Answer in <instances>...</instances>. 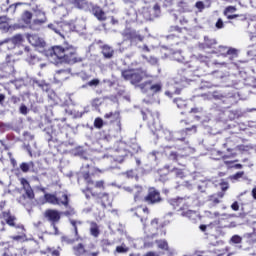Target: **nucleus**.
I'll return each mask as SVG.
<instances>
[{
	"instance_id": "393cba45",
	"label": "nucleus",
	"mask_w": 256,
	"mask_h": 256,
	"mask_svg": "<svg viewBox=\"0 0 256 256\" xmlns=\"http://www.w3.org/2000/svg\"><path fill=\"white\" fill-rule=\"evenodd\" d=\"M34 85H37L42 91L49 93L51 91V84L47 83L45 80H34Z\"/></svg>"
},
{
	"instance_id": "5fc2aeb1",
	"label": "nucleus",
	"mask_w": 256,
	"mask_h": 256,
	"mask_svg": "<svg viewBox=\"0 0 256 256\" xmlns=\"http://www.w3.org/2000/svg\"><path fill=\"white\" fill-rule=\"evenodd\" d=\"M129 252V247L125 246L123 243L121 246L116 247V253H128Z\"/></svg>"
},
{
	"instance_id": "4468645a",
	"label": "nucleus",
	"mask_w": 256,
	"mask_h": 256,
	"mask_svg": "<svg viewBox=\"0 0 256 256\" xmlns=\"http://www.w3.org/2000/svg\"><path fill=\"white\" fill-rule=\"evenodd\" d=\"M169 205L175 210L178 211V213H182V211L185 209V207H188L187 200L185 198H172L169 200Z\"/></svg>"
},
{
	"instance_id": "f3484780",
	"label": "nucleus",
	"mask_w": 256,
	"mask_h": 256,
	"mask_svg": "<svg viewBox=\"0 0 256 256\" xmlns=\"http://www.w3.org/2000/svg\"><path fill=\"white\" fill-rule=\"evenodd\" d=\"M95 199L97 203H99L103 207V209L111 207V197L109 196V193L102 192L100 196H97Z\"/></svg>"
},
{
	"instance_id": "e433bc0d",
	"label": "nucleus",
	"mask_w": 256,
	"mask_h": 256,
	"mask_svg": "<svg viewBox=\"0 0 256 256\" xmlns=\"http://www.w3.org/2000/svg\"><path fill=\"white\" fill-rule=\"evenodd\" d=\"M220 187H221V191L217 193V196L220 199H223V197H225V191L229 189V182H225V181L221 182Z\"/></svg>"
},
{
	"instance_id": "39448f33",
	"label": "nucleus",
	"mask_w": 256,
	"mask_h": 256,
	"mask_svg": "<svg viewBox=\"0 0 256 256\" xmlns=\"http://www.w3.org/2000/svg\"><path fill=\"white\" fill-rule=\"evenodd\" d=\"M168 225L169 220H165L163 218H154L150 222L148 231L151 237H165V235H167Z\"/></svg>"
},
{
	"instance_id": "a19ab883",
	"label": "nucleus",
	"mask_w": 256,
	"mask_h": 256,
	"mask_svg": "<svg viewBox=\"0 0 256 256\" xmlns=\"http://www.w3.org/2000/svg\"><path fill=\"white\" fill-rule=\"evenodd\" d=\"M156 244L162 251H169V243H167V240H156Z\"/></svg>"
},
{
	"instance_id": "774afa93",
	"label": "nucleus",
	"mask_w": 256,
	"mask_h": 256,
	"mask_svg": "<svg viewBox=\"0 0 256 256\" xmlns=\"http://www.w3.org/2000/svg\"><path fill=\"white\" fill-rule=\"evenodd\" d=\"M195 7L199 9L200 11H203L205 9V4L201 1L196 2Z\"/></svg>"
},
{
	"instance_id": "20e7f679",
	"label": "nucleus",
	"mask_w": 256,
	"mask_h": 256,
	"mask_svg": "<svg viewBox=\"0 0 256 256\" xmlns=\"http://www.w3.org/2000/svg\"><path fill=\"white\" fill-rule=\"evenodd\" d=\"M43 204L49 203V205H57L58 207H65L64 211L66 217L75 215V208L71 206V198L67 191H60L58 194L45 193L42 201Z\"/></svg>"
},
{
	"instance_id": "e2e57ef3",
	"label": "nucleus",
	"mask_w": 256,
	"mask_h": 256,
	"mask_svg": "<svg viewBox=\"0 0 256 256\" xmlns=\"http://www.w3.org/2000/svg\"><path fill=\"white\" fill-rule=\"evenodd\" d=\"M92 107H100L101 98H94L91 102Z\"/></svg>"
},
{
	"instance_id": "13d9d810",
	"label": "nucleus",
	"mask_w": 256,
	"mask_h": 256,
	"mask_svg": "<svg viewBox=\"0 0 256 256\" xmlns=\"http://www.w3.org/2000/svg\"><path fill=\"white\" fill-rule=\"evenodd\" d=\"M19 113H21V115H27V113H29V108H27L25 104H21L19 108Z\"/></svg>"
},
{
	"instance_id": "680f3d73",
	"label": "nucleus",
	"mask_w": 256,
	"mask_h": 256,
	"mask_svg": "<svg viewBox=\"0 0 256 256\" xmlns=\"http://www.w3.org/2000/svg\"><path fill=\"white\" fill-rule=\"evenodd\" d=\"M20 183H21L23 189H27L28 187H31V184H29V181L25 178H21Z\"/></svg>"
},
{
	"instance_id": "6e6552de",
	"label": "nucleus",
	"mask_w": 256,
	"mask_h": 256,
	"mask_svg": "<svg viewBox=\"0 0 256 256\" xmlns=\"http://www.w3.org/2000/svg\"><path fill=\"white\" fill-rule=\"evenodd\" d=\"M5 209V203L0 204V219L2 228L0 231H5V225H9V227H15V221H17V217L11 214V210L3 211Z\"/></svg>"
},
{
	"instance_id": "ddd939ff",
	"label": "nucleus",
	"mask_w": 256,
	"mask_h": 256,
	"mask_svg": "<svg viewBox=\"0 0 256 256\" xmlns=\"http://www.w3.org/2000/svg\"><path fill=\"white\" fill-rule=\"evenodd\" d=\"M127 149H125V145L123 143L118 144L117 148L114 150L112 155L114 161L117 163H123L125 161V157H127Z\"/></svg>"
},
{
	"instance_id": "ea45409f",
	"label": "nucleus",
	"mask_w": 256,
	"mask_h": 256,
	"mask_svg": "<svg viewBox=\"0 0 256 256\" xmlns=\"http://www.w3.org/2000/svg\"><path fill=\"white\" fill-rule=\"evenodd\" d=\"M152 84H153V82L151 80H148V81L140 84L139 87H140L141 91H143V93H149Z\"/></svg>"
},
{
	"instance_id": "2eb2a0df",
	"label": "nucleus",
	"mask_w": 256,
	"mask_h": 256,
	"mask_svg": "<svg viewBox=\"0 0 256 256\" xmlns=\"http://www.w3.org/2000/svg\"><path fill=\"white\" fill-rule=\"evenodd\" d=\"M125 191H127V193H131L132 195H134V202L135 203H139V201H141V199H143V187L139 186V185H134V186H128L125 187Z\"/></svg>"
},
{
	"instance_id": "6e6d98bb",
	"label": "nucleus",
	"mask_w": 256,
	"mask_h": 256,
	"mask_svg": "<svg viewBox=\"0 0 256 256\" xmlns=\"http://www.w3.org/2000/svg\"><path fill=\"white\" fill-rule=\"evenodd\" d=\"M200 231H202L203 233L207 232L208 235H211V229L209 228V224L205 225V224H201L199 226Z\"/></svg>"
},
{
	"instance_id": "412c9836",
	"label": "nucleus",
	"mask_w": 256,
	"mask_h": 256,
	"mask_svg": "<svg viewBox=\"0 0 256 256\" xmlns=\"http://www.w3.org/2000/svg\"><path fill=\"white\" fill-rule=\"evenodd\" d=\"M235 11H237V8L235 6H227L224 9L223 15L227 17V19L229 20L237 19V17H239V14H231V13H235Z\"/></svg>"
},
{
	"instance_id": "b1692460",
	"label": "nucleus",
	"mask_w": 256,
	"mask_h": 256,
	"mask_svg": "<svg viewBox=\"0 0 256 256\" xmlns=\"http://www.w3.org/2000/svg\"><path fill=\"white\" fill-rule=\"evenodd\" d=\"M72 251L75 256H83L85 255V253H87V250L85 249V245L83 243H79L73 246Z\"/></svg>"
},
{
	"instance_id": "58836bf2",
	"label": "nucleus",
	"mask_w": 256,
	"mask_h": 256,
	"mask_svg": "<svg viewBox=\"0 0 256 256\" xmlns=\"http://www.w3.org/2000/svg\"><path fill=\"white\" fill-rule=\"evenodd\" d=\"M173 103H175V105L180 110L181 115H183V107L187 106V102L185 100H182L181 98H175L173 100Z\"/></svg>"
},
{
	"instance_id": "3c124183",
	"label": "nucleus",
	"mask_w": 256,
	"mask_h": 256,
	"mask_svg": "<svg viewBox=\"0 0 256 256\" xmlns=\"http://www.w3.org/2000/svg\"><path fill=\"white\" fill-rule=\"evenodd\" d=\"M24 191L28 199H35V192H33V188H31V186L24 188Z\"/></svg>"
},
{
	"instance_id": "4c0bfd02",
	"label": "nucleus",
	"mask_w": 256,
	"mask_h": 256,
	"mask_svg": "<svg viewBox=\"0 0 256 256\" xmlns=\"http://www.w3.org/2000/svg\"><path fill=\"white\" fill-rule=\"evenodd\" d=\"M31 167H35V163L33 161H30L29 163L23 162L20 164L22 173H29V169H31Z\"/></svg>"
},
{
	"instance_id": "4d7b16f0",
	"label": "nucleus",
	"mask_w": 256,
	"mask_h": 256,
	"mask_svg": "<svg viewBox=\"0 0 256 256\" xmlns=\"http://www.w3.org/2000/svg\"><path fill=\"white\" fill-rule=\"evenodd\" d=\"M245 175L244 171L237 172L236 174L230 176V179H233L234 181H238V179H241Z\"/></svg>"
},
{
	"instance_id": "bf43d9fd",
	"label": "nucleus",
	"mask_w": 256,
	"mask_h": 256,
	"mask_svg": "<svg viewBox=\"0 0 256 256\" xmlns=\"http://www.w3.org/2000/svg\"><path fill=\"white\" fill-rule=\"evenodd\" d=\"M210 73H211V75H215V73H217L218 74L217 77L219 79H223V77H225V72H223V71H221L219 69L213 70Z\"/></svg>"
},
{
	"instance_id": "338daca9",
	"label": "nucleus",
	"mask_w": 256,
	"mask_h": 256,
	"mask_svg": "<svg viewBox=\"0 0 256 256\" xmlns=\"http://www.w3.org/2000/svg\"><path fill=\"white\" fill-rule=\"evenodd\" d=\"M11 239L13 241H25V235H16V236H12Z\"/></svg>"
},
{
	"instance_id": "c9c22d12",
	"label": "nucleus",
	"mask_w": 256,
	"mask_h": 256,
	"mask_svg": "<svg viewBox=\"0 0 256 256\" xmlns=\"http://www.w3.org/2000/svg\"><path fill=\"white\" fill-rule=\"evenodd\" d=\"M47 27L54 31V33H57V35H61V22L50 23Z\"/></svg>"
},
{
	"instance_id": "4be33fe9",
	"label": "nucleus",
	"mask_w": 256,
	"mask_h": 256,
	"mask_svg": "<svg viewBox=\"0 0 256 256\" xmlns=\"http://www.w3.org/2000/svg\"><path fill=\"white\" fill-rule=\"evenodd\" d=\"M182 217H186L190 221H197V211L195 210H189L187 207L180 213Z\"/></svg>"
},
{
	"instance_id": "0e129e2a",
	"label": "nucleus",
	"mask_w": 256,
	"mask_h": 256,
	"mask_svg": "<svg viewBox=\"0 0 256 256\" xmlns=\"http://www.w3.org/2000/svg\"><path fill=\"white\" fill-rule=\"evenodd\" d=\"M216 29H223L225 24L223 23V19L219 18L215 24Z\"/></svg>"
},
{
	"instance_id": "864d4df0",
	"label": "nucleus",
	"mask_w": 256,
	"mask_h": 256,
	"mask_svg": "<svg viewBox=\"0 0 256 256\" xmlns=\"http://www.w3.org/2000/svg\"><path fill=\"white\" fill-rule=\"evenodd\" d=\"M243 238L239 235H233L230 239L231 243H234V245H239V243H242Z\"/></svg>"
},
{
	"instance_id": "a878e982",
	"label": "nucleus",
	"mask_w": 256,
	"mask_h": 256,
	"mask_svg": "<svg viewBox=\"0 0 256 256\" xmlns=\"http://www.w3.org/2000/svg\"><path fill=\"white\" fill-rule=\"evenodd\" d=\"M90 235H92V237H99V235H101V230L99 229V224H97V222L95 221H91L90 222Z\"/></svg>"
},
{
	"instance_id": "473e14b6",
	"label": "nucleus",
	"mask_w": 256,
	"mask_h": 256,
	"mask_svg": "<svg viewBox=\"0 0 256 256\" xmlns=\"http://www.w3.org/2000/svg\"><path fill=\"white\" fill-rule=\"evenodd\" d=\"M24 53H26V61H28V63H33V61L37 59V56H35L33 52H31V48L29 46H26L24 48Z\"/></svg>"
},
{
	"instance_id": "49530a36",
	"label": "nucleus",
	"mask_w": 256,
	"mask_h": 256,
	"mask_svg": "<svg viewBox=\"0 0 256 256\" xmlns=\"http://www.w3.org/2000/svg\"><path fill=\"white\" fill-rule=\"evenodd\" d=\"M161 89H162L161 84H152L150 87L149 93H152V95H155V93H159Z\"/></svg>"
},
{
	"instance_id": "f8f14e48",
	"label": "nucleus",
	"mask_w": 256,
	"mask_h": 256,
	"mask_svg": "<svg viewBox=\"0 0 256 256\" xmlns=\"http://www.w3.org/2000/svg\"><path fill=\"white\" fill-rule=\"evenodd\" d=\"M138 219H140L141 223H145L147 219H149V208L147 206H137L130 210Z\"/></svg>"
},
{
	"instance_id": "aec40b11",
	"label": "nucleus",
	"mask_w": 256,
	"mask_h": 256,
	"mask_svg": "<svg viewBox=\"0 0 256 256\" xmlns=\"http://www.w3.org/2000/svg\"><path fill=\"white\" fill-rule=\"evenodd\" d=\"M92 13L98 19V21H107V16L105 15V11L99 6H95L92 8Z\"/></svg>"
},
{
	"instance_id": "7c9ffc66",
	"label": "nucleus",
	"mask_w": 256,
	"mask_h": 256,
	"mask_svg": "<svg viewBox=\"0 0 256 256\" xmlns=\"http://www.w3.org/2000/svg\"><path fill=\"white\" fill-rule=\"evenodd\" d=\"M21 5H27V3L24 2H16L14 4H11L8 8H6L7 13H10V15H15L17 8L21 7ZM31 6V4H28Z\"/></svg>"
},
{
	"instance_id": "09e8293b",
	"label": "nucleus",
	"mask_w": 256,
	"mask_h": 256,
	"mask_svg": "<svg viewBox=\"0 0 256 256\" xmlns=\"http://www.w3.org/2000/svg\"><path fill=\"white\" fill-rule=\"evenodd\" d=\"M142 57L143 59H145V61L150 63V65H157L159 63V60H157L156 57H153V56L147 57L145 55H143Z\"/></svg>"
},
{
	"instance_id": "1a4fd4ad",
	"label": "nucleus",
	"mask_w": 256,
	"mask_h": 256,
	"mask_svg": "<svg viewBox=\"0 0 256 256\" xmlns=\"http://www.w3.org/2000/svg\"><path fill=\"white\" fill-rule=\"evenodd\" d=\"M143 201L148 205H157V203L163 201V198H161V192H159V190L155 187H150L147 195L143 198Z\"/></svg>"
},
{
	"instance_id": "423d86ee",
	"label": "nucleus",
	"mask_w": 256,
	"mask_h": 256,
	"mask_svg": "<svg viewBox=\"0 0 256 256\" xmlns=\"http://www.w3.org/2000/svg\"><path fill=\"white\" fill-rule=\"evenodd\" d=\"M122 77L125 81H130L132 85H139L143 79H147V71L141 68L127 69L122 71Z\"/></svg>"
},
{
	"instance_id": "7ed1b4c3",
	"label": "nucleus",
	"mask_w": 256,
	"mask_h": 256,
	"mask_svg": "<svg viewBox=\"0 0 256 256\" xmlns=\"http://www.w3.org/2000/svg\"><path fill=\"white\" fill-rule=\"evenodd\" d=\"M47 56L58 59L60 63H67V65L83 62V58L77 53V48L68 43L63 46H53L47 51Z\"/></svg>"
},
{
	"instance_id": "de8ad7c7",
	"label": "nucleus",
	"mask_w": 256,
	"mask_h": 256,
	"mask_svg": "<svg viewBox=\"0 0 256 256\" xmlns=\"http://www.w3.org/2000/svg\"><path fill=\"white\" fill-rule=\"evenodd\" d=\"M103 125H104L103 118H101V117L95 118L94 127L96 129H103Z\"/></svg>"
},
{
	"instance_id": "f257e3e1",
	"label": "nucleus",
	"mask_w": 256,
	"mask_h": 256,
	"mask_svg": "<svg viewBox=\"0 0 256 256\" xmlns=\"http://www.w3.org/2000/svg\"><path fill=\"white\" fill-rule=\"evenodd\" d=\"M103 173V170L93 167L89 164L84 166L80 171V177L85 181L86 188L84 193L86 199H91V197L97 198L101 196V193L105 191V180H98L95 182V177H99Z\"/></svg>"
},
{
	"instance_id": "8fccbe9b",
	"label": "nucleus",
	"mask_w": 256,
	"mask_h": 256,
	"mask_svg": "<svg viewBox=\"0 0 256 256\" xmlns=\"http://www.w3.org/2000/svg\"><path fill=\"white\" fill-rule=\"evenodd\" d=\"M99 83H101V81L97 78H94L87 82L83 87H98Z\"/></svg>"
},
{
	"instance_id": "dca6fc26",
	"label": "nucleus",
	"mask_w": 256,
	"mask_h": 256,
	"mask_svg": "<svg viewBox=\"0 0 256 256\" xmlns=\"http://www.w3.org/2000/svg\"><path fill=\"white\" fill-rule=\"evenodd\" d=\"M44 217L45 219H47V221H50V223H52L53 225L61 221V213L55 209H47L44 212Z\"/></svg>"
},
{
	"instance_id": "a18cd8bd",
	"label": "nucleus",
	"mask_w": 256,
	"mask_h": 256,
	"mask_svg": "<svg viewBox=\"0 0 256 256\" xmlns=\"http://www.w3.org/2000/svg\"><path fill=\"white\" fill-rule=\"evenodd\" d=\"M179 157L181 156L175 151L170 152V154L168 155L169 161H173L174 163H177V161H179Z\"/></svg>"
},
{
	"instance_id": "72a5a7b5",
	"label": "nucleus",
	"mask_w": 256,
	"mask_h": 256,
	"mask_svg": "<svg viewBox=\"0 0 256 256\" xmlns=\"http://www.w3.org/2000/svg\"><path fill=\"white\" fill-rule=\"evenodd\" d=\"M172 173H175V177H177V179H185V177H187V172L185 169H181V168H173Z\"/></svg>"
},
{
	"instance_id": "cd10ccee",
	"label": "nucleus",
	"mask_w": 256,
	"mask_h": 256,
	"mask_svg": "<svg viewBox=\"0 0 256 256\" xmlns=\"http://www.w3.org/2000/svg\"><path fill=\"white\" fill-rule=\"evenodd\" d=\"M200 61L202 63H204V65H206V67H210V65H212V67H219V65H227V63H217V62H212L211 58L207 57V56H202L200 57Z\"/></svg>"
},
{
	"instance_id": "69168bd1",
	"label": "nucleus",
	"mask_w": 256,
	"mask_h": 256,
	"mask_svg": "<svg viewBox=\"0 0 256 256\" xmlns=\"http://www.w3.org/2000/svg\"><path fill=\"white\" fill-rule=\"evenodd\" d=\"M10 101L13 105H17V103H21V98L18 96H11Z\"/></svg>"
},
{
	"instance_id": "603ef678",
	"label": "nucleus",
	"mask_w": 256,
	"mask_h": 256,
	"mask_svg": "<svg viewBox=\"0 0 256 256\" xmlns=\"http://www.w3.org/2000/svg\"><path fill=\"white\" fill-rule=\"evenodd\" d=\"M205 45L208 47V49H211L214 45H217V40L205 38Z\"/></svg>"
},
{
	"instance_id": "0eeeda50",
	"label": "nucleus",
	"mask_w": 256,
	"mask_h": 256,
	"mask_svg": "<svg viewBox=\"0 0 256 256\" xmlns=\"http://www.w3.org/2000/svg\"><path fill=\"white\" fill-rule=\"evenodd\" d=\"M229 221L225 218H219L218 220H214L209 224L210 235L215 237V239H219V237H223V229L229 227Z\"/></svg>"
},
{
	"instance_id": "6ab92c4d",
	"label": "nucleus",
	"mask_w": 256,
	"mask_h": 256,
	"mask_svg": "<svg viewBox=\"0 0 256 256\" xmlns=\"http://www.w3.org/2000/svg\"><path fill=\"white\" fill-rule=\"evenodd\" d=\"M181 141L184 143V147L182 148V167H186L187 158L189 157V142L185 141V137H182Z\"/></svg>"
},
{
	"instance_id": "052dcab7",
	"label": "nucleus",
	"mask_w": 256,
	"mask_h": 256,
	"mask_svg": "<svg viewBox=\"0 0 256 256\" xmlns=\"http://www.w3.org/2000/svg\"><path fill=\"white\" fill-rule=\"evenodd\" d=\"M189 131H194V133H197V126L193 125L190 128H186L185 130H182V135H187V133H189Z\"/></svg>"
},
{
	"instance_id": "9b49d317",
	"label": "nucleus",
	"mask_w": 256,
	"mask_h": 256,
	"mask_svg": "<svg viewBox=\"0 0 256 256\" xmlns=\"http://www.w3.org/2000/svg\"><path fill=\"white\" fill-rule=\"evenodd\" d=\"M123 37H125L127 41H130L131 45H139V43H143V41H145V36L140 35L135 30H125Z\"/></svg>"
},
{
	"instance_id": "9d476101",
	"label": "nucleus",
	"mask_w": 256,
	"mask_h": 256,
	"mask_svg": "<svg viewBox=\"0 0 256 256\" xmlns=\"http://www.w3.org/2000/svg\"><path fill=\"white\" fill-rule=\"evenodd\" d=\"M143 121H146L148 126L150 127L151 131L157 133L159 131V125L155 122V118L159 119L156 114H153L151 111H141Z\"/></svg>"
},
{
	"instance_id": "c85d7f7f",
	"label": "nucleus",
	"mask_w": 256,
	"mask_h": 256,
	"mask_svg": "<svg viewBox=\"0 0 256 256\" xmlns=\"http://www.w3.org/2000/svg\"><path fill=\"white\" fill-rule=\"evenodd\" d=\"M221 199L217 193L210 195L208 198L209 207H217L221 203Z\"/></svg>"
},
{
	"instance_id": "a211bd4d",
	"label": "nucleus",
	"mask_w": 256,
	"mask_h": 256,
	"mask_svg": "<svg viewBox=\"0 0 256 256\" xmlns=\"http://www.w3.org/2000/svg\"><path fill=\"white\" fill-rule=\"evenodd\" d=\"M217 53L222 57H227V55H232L233 57H237V49L230 48L227 46H219L217 49Z\"/></svg>"
},
{
	"instance_id": "2f4dec72",
	"label": "nucleus",
	"mask_w": 256,
	"mask_h": 256,
	"mask_svg": "<svg viewBox=\"0 0 256 256\" xmlns=\"http://www.w3.org/2000/svg\"><path fill=\"white\" fill-rule=\"evenodd\" d=\"M115 51H113V48H111L108 45H104L102 48V55H104L105 59H111L113 57V54Z\"/></svg>"
},
{
	"instance_id": "f03ea898",
	"label": "nucleus",
	"mask_w": 256,
	"mask_h": 256,
	"mask_svg": "<svg viewBox=\"0 0 256 256\" xmlns=\"http://www.w3.org/2000/svg\"><path fill=\"white\" fill-rule=\"evenodd\" d=\"M47 21V13L40 5L33 7L32 12L29 10L23 11L20 16L21 27L30 29V31H41Z\"/></svg>"
},
{
	"instance_id": "bb28decb",
	"label": "nucleus",
	"mask_w": 256,
	"mask_h": 256,
	"mask_svg": "<svg viewBox=\"0 0 256 256\" xmlns=\"http://www.w3.org/2000/svg\"><path fill=\"white\" fill-rule=\"evenodd\" d=\"M170 166H164L162 169L158 170V173L160 175L159 180L165 183V181H169V178L167 177V174L171 172Z\"/></svg>"
},
{
	"instance_id": "5701e85b",
	"label": "nucleus",
	"mask_w": 256,
	"mask_h": 256,
	"mask_svg": "<svg viewBox=\"0 0 256 256\" xmlns=\"http://www.w3.org/2000/svg\"><path fill=\"white\" fill-rule=\"evenodd\" d=\"M169 35L167 36V40L173 39V37H179L181 33H183V28L179 26H171L169 29Z\"/></svg>"
},
{
	"instance_id": "79ce46f5",
	"label": "nucleus",
	"mask_w": 256,
	"mask_h": 256,
	"mask_svg": "<svg viewBox=\"0 0 256 256\" xmlns=\"http://www.w3.org/2000/svg\"><path fill=\"white\" fill-rule=\"evenodd\" d=\"M72 5L77 9H85L87 5V0H72Z\"/></svg>"
},
{
	"instance_id": "37998d69",
	"label": "nucleus",
	"mask_w": 256,
	"mask_h": 256,
	"mask_svg": "<svg viewBox=\"0 0 256 256\" xmlns=\"http://www.w3.org/2000/svg\"><path fill=\"white\" fill-rule=\"evenodd\" d=\"M70 225H72L74 229L75 237H79V229L77 228V225H83V222L77 220H70Z\"/></svg>"
},
{
	"instance_id": "c03bdc74",
	"label": "nucleus",
	"mask_w": 256,
	"mask_h": 256,
	"mask_svg": "<svg viewBox=\"0 0 256 256\" xmlns=\"http://www.w3.org/2000/svg\"><path fill=\"white\" fill-rule=\"evenodd\" d=\"M11 41L14 45H21V43H23V41H25V39L23 38V35L17 34L12 37Z\"/></svg>"
},
{
	"instance_id": "f704fd0d",
	"label": "nucleus",
	"mask_w": 256,
	"mask_h": 256,
	"mask_svg": "<svg viewBox=\"0 0 256 256\" xmlns=\"http://www.w3.org/2000/svg\"><path fill=\"white\" fill-rule=\"evenodd\" d=\"M244 239H246L249 245H253V243H256V231L244 234Z\"/></svg>"
},
{
	"instance_id": "c756f323",
	"label": "nucleus",
	"mask_w": 256,
	"mask_h": 256,
	"mask_svg": "<svg viewBox=\"0 0 256 256\" xmlns=\"http://www.w3.org/2000/svg\"><path fill=\"white\" fill-rule=\"evenodd\" d=\"M104 119H112L111 123H115L121 119V113L119 111L108 112L104 115Z\"/></svg>"
}]
</instances>
